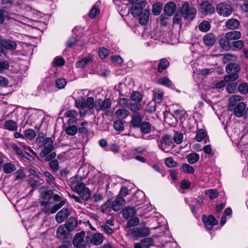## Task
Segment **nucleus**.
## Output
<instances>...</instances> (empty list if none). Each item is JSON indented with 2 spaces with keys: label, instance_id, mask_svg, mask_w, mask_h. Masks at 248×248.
I'll list each match as a JSON object with an SVG mask.
<instances>
[{
  "label": "nucleus",
  "instance_id": "obj_20",
  "mask_svg": "<svg viewBox=\"0 0 248 248\" xmlns=\"http://www.w3.org/2000/svg\"><path fill=\"white\" fill-rule=\"evenodd\" d=\"M124 218H128L135 216L136 211L135 207H125L122 211Z\"/></svg>",
  "mask_w": 248,
  "mask_h": 248
},
{
  "label": "nucleus",
  "instance_id": "obj_36",
  "mask_svg": "<svg viewBox=\"0 0 248 248\" xmlns=\"http://www.w3.org/2000/svg\"><path fill=\"white\" fill-rule=\"evenodd\" d=\"M187 158L188 163L193 164L199 160V155L196 153H191L187 155Z\"/></svg>",
  "mask_w": 248,
  "mask_h": 248
},
{
  "label": "nucleus",
  "instance_id": "obj_1",
  "mask_svg": "<svg viewBox=\"0 0 248 248\" xmlns=\"http://www.w3.org/2000/svg\"><path fill=\"white\" fill-rule=\"evenodd\" d=\"M53 141L51 138H46L43 140L41 154L43 156H46L45 158L46 161L52 160L56 155L54 152L51 153L47 155L53 149Z\"/></svg>",
  "mask_w": 248,
  "mask_h": 248
},
{
  "label": "nucleus",
  "instance_id": "obj_45",
  "mask_svg": "<svg viewBox=\"0 0 248 248\" xmlns=\"http://www.w3.org/2000/svg\"><path fill=\"white\" fill-rule=\"evenodd\" d=\"M77 132L78 128L75 125L69 126L65 129L66 133L71 136H74L76 135Z\"/></svg>",
  "mask_w": 248,
  "mask_h": 248
},
{
  "label": "nucleus",
  "instance_id": "obj_14",
  "mask_svg": "<svg viewBox=\"0 0 248 248\" xmlns=\"http://www.w3.org/2000/svg\"><path fill=\"white\" fill-rule=\"evenodd\" d=\"M176 9V4L173 2H169L164 6V10L165 13L169 16H172Z\"/></svg>",
  "mask_w": 248,
  "mask_h": 248
},
{
  "label": "nucleus",
  "instance_id": "obj_3",
  "mask_svg": "<svg viewBox=\"0 0 248 248\" xmlns=\"http://www.w3.org/2000/svg\"><path fill=\"white\" fill-rule=\"evenodd\" d=\"M217 11L220 16H229L232 12V8L229 3L221 2L217 4Z\"/></svg>",
  "mask_w": 248,
  "mask_h": 248
},
{
  "label": "nucleus",
  "instance_id": "obj_26",
  "mask_svg": "<svg viewBox=\"0 0 248 248\" xmlns=\"http://www.w3.org/2000/svg\"><path fill=\"white\" fill-rule=\"evenodd\" d=\"M64 225H65L69 231H72L76 227L77 225V221L75 218L70 217L67 220L65 224Z\"/></svg>",
  "mask_w": 248,
  "mask_h": 248
},
{
  "label": "nucleus",
  "instance_id": "obj_56",
  "mask_svg": "<svg viewBox=\"0 0 248 248\" xmlns=\"http://www.w3.org/2000/svg\"><path fill=\"white\" fill-rule=\"evenodd\" d=\"M65 201L64 200L61 201L60 203L54 205L51 209L50 213L54 214L56 213L60 208H61L64 204Z\"/></svg>",
  "mask_w": 248,
  "mask_h": 248
},
{
  "label": "nucleus",
  "instance_id": "obj_50",
  "mask_svg": "<svg viewBox=\"0 0 248 248\" xmlns=\"http://www.w3.org/2000/svg\"><path fill=\"white\" fill-rule=\"evenodd\" d=\"M76 107L79 108H84L86 107V103L85 99L81 97L76 100Z\"/></svg>",
  "mask_w": 248,
  "mask_h": 248
},
{
  "label": "nucleus",
  "instance_id": "obj_11",
  "mask_svg": "<svg viewBox=\"0 0 248 248\" xmlns=\"http://www.w3.org/2000/svg\"><path fill=\"white\" fill-rule=\"evenodd\" d=\"M246 104L244 102H240L237 104L234 109V114L237 117H242L245 112Z\"/></svg>",
  "mask_w": 248,
  "mask_h": 248
},
{
  "label": "nucleus",
  "instance_id": "obj_61",
  "mask_svg": "<svg viewBox=\"0 0 248 248\" xmlns=\"http://www.w3.org/2000/svg\"><path fill=\"white\" fill-rule=\"evenodd\" d=\"M226 90L230 93H234L236 90V84L233 83L228 84L226 87Z\"/></svg>",
  "mask_w": 248,
  "mask_h": 248
},
{
  "label": "nucleus",
  "instance_id": "obj_59",
  "mask_svg": "<svg viewBox=\"0 0 248 248\" xmlns=\"http://www.w3.org/2000/svg\"><path fill=\"white\" fill-rule=\"evenodd\" d=\"M55 83L59 89L63 88L66 84V81L64 78H58L56 79Z\"/></svg>",
  "mask_w": 248,
  "mask_h": 248
},
{
  "label": "nucleus",
  "instance_id": "obj_15",
  "mask_svg": "<svg viewBox=\"0 0 248 248\" xmlns=\"http://www.w3.org/2000/svg\"><path fill=\"white\" fill-rule=\"evenodd\" d=\"M203 41L207 46H212L216 41V38L213 33H207L203 37Z\"/></svg>",
  "mask_w": 248,
  "mask_h": 248
},
{
  "label": "nucleus",
  "instance_id": "obj_54",
  "mask_svg": "<svg viewBox=\"0 0 248 248\" xmlns=\"http://www.w3.org/2000/svg\"><path fill=\"white\" fill-rule=\"evenodd\" d=\"M181 168L186 173H193L195 171L194 168L188 164H183Z\"/></svg>",
  "mask_w": 248,
  "mask_h": 248
},
{
  "label": "nucleus",
  "instance_id": "obj_6",
  "mask_svg": "<svg viewBox=\"0 0 248 248\" xmlns=\"http://www.w3.org/2000/svg\"><path fill=\"white\" fill-rule=\"evenodd\" d=\"M85 233L83 232L78 233L74 237L73 244L77 248H86L85 242L84 240Z\"/></svg>",
  "mask_w": 248,
  "mask_h": 248
},
{
  "label": "nucleus",
  "instance_id": "obj_55",
  "mask_svg": "<svg viewBox=\"0 0 248 248\" xmlns=\"http://www.w3.org/2000/svg\"><path fill=\"white\" fill-rule=\"evenodd\" d=\"M98 54L101 59H104L106 58L108 54V51L106 48L100 47L98 50Z\"/></svg>",
  "mask_w": 248,
  "mask_h": 248
},
{
  "label": "nucleus",
  "instance_id": "obj_24",
  "mask_svg": "<svg viewBox=\"0 0 248 248\" xmlns=\"http://www.w3.org/2000/svg\"><path fill=\"white\" fill-rule=\"evenodd\" d=\"M227 38L230 41L238 40L241 38V33L239 31H233L227 32L225 34Z\"/></svg>",
  "mask_w": 248,
  "mask_h": 248
},
{
  "label": "nucleus",
  "instance_id": "obj_27",
  "mask_svg": "<svg viewBox=\"0 0 248 248\" xmlns=\"http://www.w3.org/2000/svg\"><path fill=\"white\" fill-rule=\"evenodd\" d=\"M223 58L222 62L224 63H232L235 62L237 60V57L235 55L230 54H223Z\"/></svg>",
  "mask_w": 248,
  "mask_h": 248
},
{
  "label": "nucleus",
  "instance_id": "obj_39",
  "mask_svg": "<svg viewBox=\"0 0 248 248\" xmlns=\"http://www.w3.org/2000/svg\"><path fill=\"white\" fill-rule=\"evenodd\" d=\"M238 90L242 94H246L248 93V83L243 82L240 83L238 87Z\"/></svg>",
  "mask_w": 248,
  "mask_h": 248
},
{
  "label": "nucleus",
  "instance_id": "obj_37",
  "mask_svg": "<svg viewBox=\"0 0 248 248\" xmlns=\"http://www.w3.org/2000/svg\"><path fill=\"white\" fill-rule=\"evenodd\" d=\"M141 132L144 134L149 133L151 131V125L147 122H143L140 126Z\"/></svg>",
  "mask_w": 248,
  "mask_h": 248
},
{
  "label": "nucleus",
  "instance_id": "obj_48",
  "mask_svg": "<svg viewBox=\"0 0 248 248\" xmlns=\"http://www.w3.org/2000/svg\"><path fill=\"white\" fill-rule=\"evenodd\" d=\"M139 223L140 220L139 218L137 217H134L128 221L126 224V227L128 228H130L131 227L139 225Z\"/></svg>",
  "mask_w": 248,
  "mask_h": 248
},
{
  "label": "nucleus",
  "instance_id": "obj_33",
  "mask_svg": "<svg viewBox=\"0 0 248 248\" xmlns=\"http://www.w3.org/2000/svg\"><path fill=\"white\" fill-rule=\"evenodd\" d=\"M169 65V62L165 59H162L158 64L157 70L159 72H162Z\"/></svg>",
  "mask_w": 248,
  "mask_h": 248
},
{
  "label": "nucleus",
  "instance_id": "obj_23",
  "mask_svg": "<svg viewBox=\"0 0 248 248\" xmlns=\"http://www.w3.org/2000/svg\"><path fill=\"white\" fill-rule=\"evenodd\" d=\"M240 70L238 64L235 63H229L226 67V72L228 73L237 74Z\"/></svg>",
  "mask_w": 248,
  "mask_h": 248
},
{
  "label": "nucleus",
  "instance_id": "obj_18",
  "mask_svg": "<svg viewBox=\"0 0 248 248\" xmlns=\"http://www.w3.org/2000/svg\"><path fill=\"white\" fill-rule=\"evenodd\" d=\"M93 58V55H89L87 57L84 58L81 61H79L76 63V66L78 68H83L91 62Z\"/></svg>",
  "mask_w": 248,
  "mask_h": 248
},
{
  "label": "nucleus",
  "instance_id": "obj_34",
  "mask_svg": "<svg viewBox=\"0 0 248 248\" xmlns=\"http://www.w3.org/2000/svg\"><path fill=\"white\" fill-rule=\"evenodd\" d=\"M131 4H132V6L131 8V14L134 16H138L141 13L143 8L135 3Z\"/></svg>",
  "mask_w": 248,
  "mask_h": 248
},
{
  "label": "nucleus",
  "instance_id": "obj_52",
  "mask_svg": "<svg viewBox=\"0 0 248 248\" xmlns=\"http://www.w3.org/2000/svg\"><path fill=\"white\" fill-rule=\"evenodd\" d=\"M41 204L44 206L42 211L45 212V213L49 214L50 213L51 209L50 208V204L48 202L46 201H42L41 202Z\"/></svg>",
  "mask_w": 248,
  "mask_h": 248
},
{
  "label": "nucleus",
  "instance_id": "obj_51",
  "mask_svg": "<svg viewBox=\"0 0 248 248\" xmlns=\"http://www.w3.org/2000/svg\"><path fill=\"white\" fill-rule=\"evenodd\" d=\"M142 245L144 247H147L154 245L153 239L150 237H146L141 240Z\"/></svg>",
  "mask_w": 248,
  "mask_h": 248
},
{
  "label": "nucleus",
  "instance_id": "obj_38",
  "mask_svg": "<svg viewBox=\"0 0 248 248\" xmlns=\"http://www.w3.org/2000/svg\"><path fill=\"white\" fill-rule=\"evenodd\" d=\"M69 182L70 186L75 188L76 186L82 182L81 177L79 176H75L70 179Z\"/></svg>",
  "mask_w": 248,
  "mask_h": 248
},
{
  "label": "nucleus",
  "instance_id": "obj_19",
  "mask_svg": "<svg viewBox=\"0 0 248 248\" xmlns=\"http://www.w3.org/2000/svg\"><path fill=\"white\" fill-rule=\"evenodd\" d=\"M239 21L234 18L229 19L225 23V26L230 30H235L237 29L239 26Z\"/></svg>",
  "mask_w": 248,
  "mask_h": 248
},
{
  "label": "nucleus",
  "instance_id": "obj_10",
  "mask_svg": "<svg viewBox=\"0 0 248 248\" xmlns=\"http://www.w3.org/2000/svg\"><path fill=\"white\" fill-rule=\"evenodd\" d=\"M125 200L120 196H117L116 199L112 202L111 207L115 211H119L121 208L124 205Z\"/></svg>",
  "mask_w": 248,
  "mask_h": 248
},
{
  "label": "nucleus",
  "instance_id": "obj_49",
  "mask_svg": "<svg viewBox=\"0 0 248 248\" xmlns=\"http://www.w3.org/2000/svg\"><path fill=\"white\" fill-rule=\"evenodd\" d=\"M53 194V191L52 190H48L42 194V198L44 200V201L48 202Z\"/></svg>",
  "mask_w": 248,
  "mask_h": 248
},
{
  "label": "nucleus",
  "instance_id": "obj_47",
  "mask_svg": "<svg viewBox=\"0 0 248 248\" xmlns=\"http://www.w3.org/2000/svg\"><path fill=\"white\" fill-rule=\"evenodd\" d=\"M111 61L112 63L118 65H122L124 61L123 59L119 56L113 55L111 57Z\"/></svg>",
  "mask_w": 248,
  "mask_h": 248
},
{
  "label": "nucleus",
  "instance_id": "obj_4",
  "mask_svg": "<svg viewBox=\"0 0 248 248\" xmlns=\"http://www.w3.org/2000/svg\"><path fill=\"white\" fill-rule=\"evenodd\" d=\"M196 12L195 9L190 7L188 2L184 3L182 9V14L185 18L190 20L193 19L195 16Z\"/></svg>",
  "mask_w": 248,
  "mask_h": 248
},
{
  "label": "nucleus",
  "instance_id": "obj_35",
  "mask_svg": "<svg viewBox=\"0 0 248 248\" xmlns=\"http://www.w3.org/2000/svg\"><path fill=\"white\" fill-rule=\"evenodd\" d=\"M242 99V97L238 95H234L231 96L229 98V105L230 106L234 107L237 105V103Z\"/></svg>",
  "mask_w": 248,
  "mask_h": 248
},
{
  "label": "nucleus",
  "instance_id": "obj_16",
  "mask_svg": "<svg viewBox=\"0 0 248 248\" xmlns=\"http://www.w3.org/2000/svg\"><path fill=\"white\" fill-rule=\"evenodd\" d=\"M103 236L101 233H95L91 236V242L94 245L101 244L103 241Z\"/></svg>",
  "mask_w": 248,
  "mask_h": 248
},
{
  "label": "nucleus",
  "instance_id": "obj_5",
  "mask_svg": "<svg viewBox=\"0 0 248 248\" xmlns=\"http://www.w3.org/2000/svg\"><path fill=\"white\" fill-rule=\"evenodd\" d=\"M111 105V100L108 98L104 100L101 99H98L95 103V108L97 111H105L110 108Z\"/></svg>",
  "mask_w": 248,
  "mask_h": 248
},
{
  "label": "nucleus",
  "instance_id": "obj_7",
  "mask_svg": "<svg viewBox=\"0 0 248 248\" xmlns=\"http://www.w3.org/2000/svg\"><path fill=\"white\" fill-rule=\"evenodd\" d=\"M172 141L170 137L168 135H164L160 140L159 143V147L164 152H168L169 150L167 149H168Z\"/></svg>",
  "mask_w": 248,
  "mask_h": 248
},
{
  "label": "nucleus",
  "instance_id": "obj_21",
  "mask_svg": "<svg viewBox=\"0 0 248 248\" xmlns=\"http://www.w3.org/2000/svg\"><path fill=\"white\" fill-rule=\"evenodd\" d=\"M149 14L150 11L149 10L145 9L143 10L139 17L140 24L143 25L147 24L149 20Z\"/></svg>",
  "mask_w": 248,
  "mask_h": 248
},
{
  "label": "nucleus",
  "instance_id": "obj_31",
  "mask_svg": "<svg viewBox=\"0 0 248 248\" xmlns=\"http://www.w3.org/2000/svg\"><path fill=\"white\" fill-rule=\"evenodd\" d=\"M157 82L158 84L167 87H171L172 84L171 81L166 77L158 78Z\"/></svg>",
  "mask_w": 248,
  "mask_h": 248
},
{
  "label": "nucleus",
  "instance_id": "obj_22",
  "mask_svg": "<svg viewBox=\"0 0 248 248\" xmlns=\"http://www.w3.org/2000/svg\"><path fill=\"white\" fill-rule=\"evenodd\" d=\"M68 232V229L65 225H62L60 226L57 229V236L61 239H64L65 238Z\"/></svg>",
  "mask_w": 248,
  "mask_h": 248
},
{
  "label": "nucleus",
  "instance_id": "obj_57",
  "mask_svg": "<svg viewBox=\"0 0 248 248\" xmlns=\"http://www.w3.org/2000/svg\"><path fill=\"white\" fill-rule=\"evenodd\" d=\"M113 127L117 131H122L124 130V124L121 120H119L114 122Z\"/></svg>",
  "mask_w": 248,
  "mask_h": 248
},
{
  "label": "nucleus",
  "instance_id": "obj_43",
  "mask_svg": "<svg viewBox=\"0 0 248 248\" xmlns=\"http://www.w3.org/2000/svg\"><path fill=\"white\" fill-rule=\"evenodd\" d=\"M199 29L202 31L206 32L210 29V24L207 21H203L199 25Z\"/></svg>",
  "mask_w": 248,
  "mask_h": 248
},
{
  "label": "nucleus",
  "instance_id": "obj_41",
  "mask_svg": "<svg viewBox=\"0 0 248 248\" xmlns=\"http://www.w3.org/2000/svg\"><path fill=\"white\" fill-rule=\"evenodd\" d=\"M130 98L133 101L140 103L142 100V96L139 92H134L131 94Z\"/></svg>",
  "mask_w": 248,
  "mask_h": 248
},
{
  "label": "nucleus",
  "instance_id": "obj_44",
  "mask_svg": "<svg viewBox=\"0 0 248 248\" xmlns=\"http://www.w3.org/2000/svg\"><path fill=\"white\" fill-rule=\"evenodd\" d=\"M206 136V131L202 129H201L198 130L196 135L195 139L197 141L200 142Z\"/></svg>",
  "mask_w": 248,
  "mask_h": 248
},
{
  "label": "nucleus",
  "instance_id": "obj_8",
  "mask_svg": "<svg viewBox=\"0 0 248 248\" xmlns=\"http://www.w3.org/2000/svg\"><path fill=\"white\" fill-rule=\"evenodd\" d=\"M202 220L204 225L208 230H212L213 226L217 224V221L216 218L212 215H209L207 217L205 215L202 217Z\"/></svg>",
  "mask_w": 248,
  "mask_h": 248
},
{
  "label": "nucleus",
  "instance_id": "obj_12",
  "mask_svg": "<svg viewBox=\"0 0 248 248\" xmlns=\"http://www.w3.org/2000/svg\"><path fill=\"white\" fill-rule=\"evenodd\" d=\"M0 45L2 47L9 50H14L16 49L17 46L15 42L9 40H1Z\"/></svg>",
  "mask_w": 248,
  "mask_h": 248
},
{
  "label": "nucleus",
  "instance_id": "obj_32",
  "mask_svg": "<svg viewBox=\"0 0 248 248\" xmlns=\"http://www.w3.org/2000/svg\"><path fill=\"white\" fill-rule=\"evenodd\" d=\"M154 100L156 103L160 104L162 100L163 93L159 89H155L154 91Z\"/></svg>",
  "mask_w": 248,
  "mask_h": 248
},
{
  "label": "nucleus",
  "instance_id": "obj_30",
  "mask_svg": "<svg viewBox=\"0 0 248 248\" xmlns=\"http://www.w3.org/2000/svg\"><path fill=\"white\" fill-rule=\"evenodd\" d=\"M15 165L11 163H6L3 166V170L5 173H10L16 170Z\"/></svg>",
  "mask_w": 248,
  "mask_h": 248
},
{
  "label": "nucleus",
  "instance_id": "obj_42",
  "mask_svg": "<svg viewBox=\"0 0 248 248\" xmlns=\"http://www.w3.org/2000/svg\"><path fill=\"white\" fill-rule=\"evenodd\" d=\"M206 195L209 196L211 200L214 199L218 197V192L217 189H208L205 191Z\"/></svg>",
  "mask_w": 248,
  "mask_h": 248
},
{
  "label": "nucleus",
  "instance_id": "obj_40",
  "mask_svg": "<svg viewBox=\"0 0 248 248\" xmlns=\"http://www.w3.org/2000/svg\"><path fill=\"white\" fill-rule=\"evenodd\" d=\"M78 195L83 200L88 201L91 196V191L88 188H85Z\"/></svg>",
  "mask_w": 248,
  "mask_h": 248
},
{
  "label": "nucleus",
  "instance_id": "obj_9",
  "mask_svg": "<svg viewBox=\"0 0 248 248\" xmlns=\"http://www.w3.org/2000/svg\"><path fill=\"white\" fill-rule=\"evenodd\" d=\"M70 212L67 208H63L59 211L56 216V220L59 223H61L69 216Z\"/></svg>",
  "mask_w": 248,
  "mask_h": 248
},
{
  "label": "nucleus",
  "instance_id": "obj_28",
  "mask_svg": "<svg viewBox=\"0 0 248 248\" xmlns=\"http://www.w3.org/2000/svg\"><path fill=\"white\" fill-rule=\"evenodd\" d=\"M129 114V111L124 108L118 109L116 112L115 115L119 119H124L126 118Z\"/></svg>",
  "mask_w": 248,
  "mask_h": 248
},
{
  "label": "nucleus",
  "instance_id": "obj_2",
  "mask_svg": "<svg viewBox=\"0 0 248 248\" xmlns=\"http://www.w3.org/2000/svg\"><path fill=\"white\" fill-rule=\"evenodd\" d=\"M127 232L128 234L132 235L136 238L147 236L150 234V230L146 227L129 229Z\"/></svg>",
  "mask_w": 248,
  "mask_h": 248
},
{
  "label": "nucleus",
  "instance_id": "obj_60",
  "mask_svg": "<svg viewBox=\"0 0 248 248\" xmlns=\"http://www.w3.org/2000/svg\"><path fill=\"white\" fill-rule=\"evenodd\" d=\"M165 164L170 168L175 167L177 166V163L171 157H168L166 159Z\"/></svg>",
  "mask_w": 248,
  "mask_h": 248
},
{
  "label": "nucleus",
  "instance_id": "obj_46",
  "mask_svg": "<svg viewBox=\"0 0 248 248\" xmlns=\"http://www.w3.org/2000/svg\"><path fill=\"white\" fill-rule=\"evenodd\" d=\"M238 78V75L236 73H230V74L225 76L224 77V80L226 82L234 81L237 80Z\"/></svg>",
  "mask_w": 248,
  "mask_h": 248
},
{
  "label": "nucleus",
  "instance_id": "obj_63",
  "mask_svg": "<svg viewBox=\"0 0 248 248\" xmlns=\"http://www.w3.org/2000/svg\"><path fill=\"white\" fill-rule=\"evenodd\" d=\"M162 9L161 5L159 3H155L153 6V13L154 15H158L160 14Z\"/></svg>",
  "mask_w": 248,
  "mask_h": 248
},
{
  "label": "nucleus",
  "instance_id": "obj_62",
  "mask_svg": "<svg viewBox=\"0 0 248 248\" xmlns=\"http://www.w3.org/2000/svg\"><path fill=\"white\" fill-rule=\"evenodd\" d=\"M183 139V135L180 133H176L173 137V140L174 142L177 144H180Z\"/></svg>",
  "mask_w": 248,
  "mask_h": 248
},
{
  "label": "nucleus",
  "instance_id": "obj_53",
  "mask_svg": "<svg viewBox=\"0 0 248 248\" xmlns=\"http://www.w3.org/2000/svg\"><path fill=\"white\" fill-rule=\"evenodd\" d=\"M36 133L32 129H28L25 131V137L28 139L32 140L34 139Z\"/></svg>",
  "mask_w": 248,
  "mask_h": 248
},
{
  "label": "nucleus",
  "instance_id": "obj_13",
  "mask_svg": "<svg viewBox=\"0 0 248 248\" xmlns=\"http://www.w3.org/2000/svg\"><path fill=\"white\" fill-rule=\"evenodd\" d=\"M202 13L204 15L211 14L215 11L213 6L207 2H203L201 9Z\"/></svg>",
  "mask_w": 248,
  "mask_h": 248
},
{
  "label": "nucleus",
  "instance_id": "obj_25",
  "mask_svg": "<svg viewBox=\"0 0 248 248\" xmlns=\"http://www.w3.org/2000/svg\"><path fill=\"white\" fill-rule=\"evenodd\" d=\"M230 39L227 38L226 35L219 41V44L221 47L225 50H229L231 48V45L230 42Z\"/></svg>",
  "mask_w": 248,
  "mask_h": 248
},
{
  "label": "nucleus",
  "instance_id": "obj_29",
  "mask_svg": "<svg viewBox=\"0 0 248 248\" xmlns=\"http://www.w3.org/2000/svg\"><path fill=\"white\" fill-rule=\"evenodd\" d=\"M4 127L5 129L10 131H16L18 127L15 122L10 120L5 122Z\"/></svg>",
  "mask_w": 248,
  "mask_h": 248
},
{
  "label": "nucleus",
  "instance_id": "obj_64",
  "mask_svg": "<svg viewBox=\"0 0 248 248\" xmlns=\"http://www.w3.org/2000/svg\"><path fill=\"white\" fill-rule=\"evenodd\" d=\"M129 108L131 111L133 112L138 111L140 108V103L135 102L131 104L129 103Z\"/></svg>",
  "mask_w": 248,
  "mask_h": 248
},
{
  "label": "nucleus",
  "instance_id": "obj_58",
  "mask_svg": "<svg viewBox=\"0 0 248 248\" xmlns=\"http://www.w3.org/2000/svg\"><path fill=\"white\" fill-rule=\"evenodd\" d=\"M99 13V10L96 7V5H94L92 8L91 9L90 13H89V17L91 18H94Z\"/></svg>",
  "mask_w": 248,
  "mask_h": 248
},
{
  "label": "nucleus",
  "instance_id": "obj_17",
  "mask_svg": "<svg viewBox=\"0 0 248 248\" xmlns=\"http://www.w3.org/2000/svg\"><path fill=\"white\" fill-rule=\"evenodd\" d=\"M142 118L139 113H135L132 116L131 124L133 127H139L141 124Z\"/></svg>",
  "mask_w": 248,
  "mask_h": 248
}]
</instances>
